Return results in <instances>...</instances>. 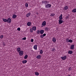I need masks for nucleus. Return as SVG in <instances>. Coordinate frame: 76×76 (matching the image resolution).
<instances>
[{"label":"nucleus","mask_w":76,"mask_h":76,"mask_svg":"<svg viewBox=\"0 0 76 76\" xmlns=\"http://www.w3.org/2000/svg\"><path fill=\"white\" fill-rule=\"evenodd\" d=\"M25 6L26 7H28V3H26L25 4Z\"/></svg>","instance_id":"29"},{"label":"nucleus","mask_w":76,"mask_h":76,"mask_svg":"<svg viewBox=\"0 0 76 76\" xmlns=\"http://www.w3.org/2000/svg\"><path fill=\"white\" fill-rule=\"evenodd\" d=\"M67 42H70L72 43V42H73V40L72 39L69 40L68 41H67Z\"/></svg>","instance_id":"11"},{"label":"nucleus","mask_w":76,"mask_h":76,"mask_svg":"<svg viewBox=\"0 0 76 76\" xmlns=\"http://www.w3.org/2000/svg\"><path fill=\"white\" fill-rule=\"evenodd\" d=\"M41 58V55L37 56V58L38 59H39V58Z\"/></svg>","instance_id":"16"},{"label":"nucleus","mask_w":76,"mask_h":76,"mask_svg":"<svg viewBox=\"0 0 76 76\" xmlns=\"http://www.w3.org/2000/svg\"><path fill=\"white\" fill-rule=\"evenodd\" d=\"M53 42H56V39L55 37H53Z\"/></svg>","instance_id":"24"},{"label":"nucleus","mask_w":76,"mask_h":76,"mask_svg":"<svg viewBox=\"0 0 76 76\" xmlns=\"http://www.w3.org/2000/svg\"><path fill=\"white\" fill-rule=\"evenodd\" d=\"M46 25V22H45V21H44L42 23V25H43V26H45Z\"/></svg>","instance_id":"8"},{"label":"nucleus","mask_w":76,"mask_h":76,"mask_svg":"<svg viewBox=\"0 0 76 76\" xmlns=\"http://www.w3.org/2000/svg\"><path fill=\"white\" fill-rule=\"evenodd\" d=\"M40 32V31H39V30H38L37 31V34H39Z\"/></svg>","instance_id":"32"},{"label":"nucleus","mask_w":76,"mask_h":76,"mask_svg":"<svg viewBox=\"0 0 76 76\" xmlns=\"http://www.w3.org/2000/svg\"><path fill=\"white\" fill-rule=\"evenodd\" d=\"M30 31L31 32H33V30H32L31 29V30H30Z\"/></svg>","instance_id":"42"},{"label":"nucleus","mask_w":76,"mask_h":76,"mask_svg":"<svg viewBox=\"0 0 76 76\" xmlns=\"http://www.w3.org/2000/svg\"><path fill=\"white\" fill-rule=\"evenodd\" d=\"M69 39L68 38L66 39V41H68L69 40Z\"/></svg>","instance_id":"40"},{"label":"nucleus","mask_w":76,"mask_h":76,"mask_svg":"<svg viewBox=\"0 0 76 76\" xmlns=\"http://www.w3.org/2000/svg\"><path fill=\"white\" fill-rule=\"evenodd\" d=\"M23 51L20 50L19 53L20 56H23Z\"/></svg>","instance_id":"6"},{"label":"nucleus","mask_w":76,"mask_h":76,"mask_svg":"<svg viewBox=\"0 0 76 76\" xmlns=\"http://www.w3.org/2000/svg\"><path fill=\"white\" fill-rule=\"evenodd\" d=\"M69 9V7L66 6L65 7H64V10H67Z\"/></svg>","instance_id":"15"},{"label":"nucleus","mask_w":76,"mask_h":76,"mask_svg":"<svg viewBox=\"0 0 76 76\" xmlns=\"http://www.w3.org/2000/svg\"><path fill=\"white\" fill-rule=\"evenodd\" d=\"M30 15H31V13L29 12L28 13H27V14L26 15V17H29V16H30Z\"/></svg>","instance_id":"14"},{"label":"nucleus","mask_w":76,"mask_h":76,"mask_svg":"<svg viewBox=\"0 0 76 76\" xmlns=\"http://www.w3.org/2000/svg\"><path fill=\"white\" fill-rule=\"evenodd\" d=\"M40 37H41V38H44V36H43V35H42Z\"/></svg>","instance_id":"36"},{"label":"nucleus","mask_w":76,"mask_h":76,"mask_svg":"<svg viewBox=\"0 0 76 76\" xmlns=\"http://www.w3.org/2000/svg\"><path fill=\"white\" fill-rule=\"evenodd\" d=\"M42 53H43V51L42 50H40V53L41 54H42Z\"/></svg>","instance_id":"33"},{"label":"nucleus","mask_w":76,"mask_h":76,"mask_svg":"<svg viewBox=\"0 0 76 76\" xmlns=\"http://www.w3.org/2000/svg\"><path fill=\"white\" fill-rule=\"evenodd\" d=\"M18 52H19L20 51V48L19 47L17 49Z\"/></svg>","instance_id":"22"},{"label":"nucleus","mask_w":76,"mask_h":76,"mask_svg":"<svg viewBox=\"0 0 76 76\" xmlns=\"http://www.w3.org/2000/svg\"><path fill=\"white\" fill-rule=\"evenodd\" d=\"M55 14H51L50 15L51 16H54Z\"/></svg>","instance_id":"30"},{"label":"nucleus","mask_w":76,"mask_h":76,"mask_svg":"<svg viewBox=\"0 0 76 76\" xmlns=\"http://www.w3.org/2000/svg\"><path fill=\"white\" fill-rule=\"evenodd\" d=\"M3 38V35H1L0 36V38Z\"/></svg>","instance_id":"35"},{"label":"nucleus","mask_w":76,"mask_h":76,"mask_svg":"<svg viewBox=\"0 0 76 76\" xmlns=\"http://www.w3.org/2000/svg\"><path fill=\"white\" fill-rule=\"evenodd\" d=\"M27 25L28 26H30V25H31V23L30 22H28L27 23Z\"/></svg>","instance_id":"20"},{"label":"nucleus","mask_w":76,"mask_h":76,"mask_svg":"<svg viewBox=\"0 0 76 76\" xmlns=\"http://www.w3.org/2000/svg\"><path fill=\"white\" fill-rule=\"evenodd\" d=\"M69 17H68V16H66V19H69Z\"/></svg>","instance_id":"41"},{"label":"nucleus","mask_w":76,"mask_h":76,"mask_svg":"<svg viewBox=\"0 0 76 76\" xmlns=\"http://www.w3.org/2000/svg\"><path fill=\"white\" fill-rule=\"evenodd\" d=\"M44 32V31L43 30H41L40 31V32L41 34H43Z\"/></svg>","instance_id":"9"},{"label":"nucleus","mask_w":76,"mask_h":76,"mask_svg":"<svg viewBox=\"0 0 76 76\" xmlns=\"http://www.w3.org/2000/svg\"><path fill=\"white\" fill-rule=\"evenodd\" d=\"M63 15L62 14L61 15V16H59V18L60 19V20H62V19H63Z\"/></svg>","instance_id":"10"},{"label":"nucleus","mask_w":76,"mask_h":76,"mask_svg":"<svg viewBox=\"0 0 76 76\" xmlns=\"http://www.w3.org/2000/svg\"><path fill=\"white\" fill-rule=\"evenodd\" d=\"M45 7L47 9L48 8H50L51 7V5L50 4H47L45 6Z\"/></svg>","instance_id":"1"},{"label":"nucleus","mask_w":76,"mask_h":76,"mask_svg":"<svg viewBox=\"0 0 76 76\" xmlns=\"http://www.w3.org/2000/svg\"><path fill=\"white\" fill-rule=\"evenodd\" d=\"M45 31H48V30H50V29L49 28H48L47 27H46V28H45Z\"/></svg>","instance_id":"26"},{"label":"nucleus","mask_w":76,"mask_h":76,"mask_svg":"<svg viewBox=\"0 0 76 76\" xmlns=\"http://www.w3.org/2000/svg\"><path fill=\"white\" fill-rule=\"evenodd\" d=\"M28 58V55H26L24 56V58H25V59H26V58Z\"/></svg>","instance_id":"28"},{"label":"nucleus","mask_w":76,"mask_h":76,"mask_svg":"<svg viewBox=\"0 0 76 76\" xmlns=\"http://www.w3.org/2000/svg\"><path fill=\"white\" fill-rule=\"evenodd\" d=\"M18 31H20V28H17Z\"/></svg>","instance_id":"34"},{"label":"nucleus","mask_w":76,"mask_h":76,"mask_svg":"<svg viewBox=\"0 0 76 76\" xmlns=\"http://www.w3.org/2000/svg\"><path fill=\"white\" fill-rule=\"evenodd\" d=\"M72 12H73L74 13H76V9L75 8L72 11Z\"/></svg>","instance_id":"18"},{"label":"nucleus","mask_w":76,"mask_h":76,"mask_svg":"<svg viewBox=\"0 0 76 76\" xmlns=\"http://www.w3.org/2000/svg\"><path fill=\"white\" fill-rule=\"evenodd\" d=\"M16 17H17V16H16V15H15V14L13 15V16H12L13 18L14 19L15 18H16Z\"/></svg>","instance_id":"21"},{"label":"nucleus","mask_w":76,"mask_h":76,"mask_svg":"<svg viewBox=\"0 0 76 76\" xmlns=\"http://www.w3.org/2000/svg\"><path fill=\"white\" fill-rule=\"evenodd\" d=\"M61 58L63 60H66V58H67V56H65L64 57H61Z\"/></svg>","instance_id":"3"},{"label":"nucleus","mask_w":76,"mask_h":76,"mask_svg":"<svg viewBox=\"0 0 76 76\" xmlns=\"http://www.w3.org/2000/svg\"><path fill=\"white\" fill-rule=\"evenodd\" d=\"M45 35H46V34H43V37H45Z\"/></svg>","instance_id":"39"},{"label":"nucleus","mask_w":76,"mask_h":76,"mask_svg":"<svg viewBox=\"0 0 76 76\" xmlns=\"http://www.w3.org/2000/svg\"><path fill=\"white\" fill-rule=\"evenodd\" d=\"M68 76H71L70 75H68Z\"/></svg>","instance_id":"44"},{"label":"nucleus","mask_w":76,"mask_h":76,"mask_svg":"<svg viewBox=\"0 0 76 76\" xmlns=\"http://www.w3.org/2000/svg\"><path fill=\"white\" fill-rule=\"evenodd\" d=\"M3 20L4 22H7V20L6 19L3 18Z\"/></svg>","instance_id":"17"},{"label":"nucleus","mask_w":76,"mask_h":76,"mask_svg":"<svg viewBox=\"0 0 76 76\" xmlns=\"http://www.w3.org/2000/svg\"><path fill=\"white\" fill-rule=\"evenodd\" d=\"M31 41L32 42H33L34 41V39H31Z\"/></svg>","instance_id":"38"},{"label":"nucleus","mask_w":76,"mask_h":76,"mask_svg":"<svg viewBox=\"0 0 76 76\" xmlns=\"http://www.w3.org/2000/svg\"><path fill=\"white\" fill-rule=\"evenodd\" d=\"M74 47H75V45H72L70 47L71 49L73 50V49H74Z\"/></svg>","instance_id":"7"},{"label":"nucleus","mask_w":76,"mask_h":76,"mask_svg":"<svg viewBox=\"0 0 76 76\" xmlns=\"http://www.w3.org/2000/svg\"><path fill=\"white\" fill-rule=\"evenodd\" d=\"M22 62L23 64H25V63H27V61L26 60H24Z\"/></svg>","instance_id":"23"},{"label":"nucleus","mask_w":76,"mask_h":76,"mask_svg":"<svg viewBox=\"0 0 76 76\" xmlns=\"http://www.w3.org/2000/svg\"><path fill=\"white\" fill-rule=\"evenodd\" d=\"M35 75H36V76H38V75H39V73L37 72H35Z\"/></svg>","instance_id":"27"},{"label":"nucleus","mask_w":76,"mask_h":76,"mask_svg":"<svg viewBox=\"0 0 76 76\" xmlns=\"http://www.w3.org/2000/svg\"><path fill=\"white\" fill-rule=\"evenodd\" d=\"M72 70V68L71 67L69 68V71H70V70Z\"/></svg>","instance_id":"31"},{"label":"nucleus","mask_w":76,"mask_h":76,"mask_svg":"<svg viewBox=\"0 0 76 76\" xmlns=\"http://www.w3.org/2000/svg\"><path fill=\"white\" fill-rule=\"evenodd\" d=\"M42 4H47V3H48V2L47 1H42Z\"/></svg>","instance_id":"2"},{"label":"nucleus","mask_w":76,"mask_h":76,"mask_svg":"<svg viewBox=\"0 0 76 76\" xmlns=\"http://www.w3.org/2000/svg\"><path fill=\"white\" fill-rule=\"evenodd\" d=\"M32 29L33 30V31H36L37 28L35 26L33 27L32 28Z\"/></svg>","instance_id":"19"},{"label":"nucleus","mask_w":76,"mask_h":76,"mask_svg":"<svg viewBox=\"0 0 76 76\" xmlns=\"http://www.w3.org/2000/svg\"><path fill=\"white\" fill-rule=\"evenodd\" d=\"M36 14L38 15V14H39V13H38V12H36Z\"/></svg>","instance_id":"43"},{"label":"nucleus","mask_w":76,"mask_h":76,"mask_svg":"<svg viewBox=\"0 0 76 76\" xmlns=\"http://www.w3.org/2000/svg\"><path fill=\"white\" fill-rule=\"evenodd\" d=\"M73 53V51L72 50H69L68 51V54H72Z\"/></svg>","instance_id":"13"},{"label":"nucleus","mask_w":76,"mask_h":76,"mask_svg":"<svg viewBox=\"0 0 76 76\" xmlns=\"http://www.w3.org/2000/svg\"><path fill=\"white\" fill-rule=\"evenodd\" d=\"M63 22H64V21L61 20H59V24H61L62 23H63Z\"/></svg>","instance_id":"5"},{"label":"nucleus","mask_w":76,"mask_h":76,"mask_svg":"<svg viewBox=\"0 0 76 76\" xmlns=\"http://www.w3.org/2000/svg\"><path fill=\"white\" fill-rule=\"evenodd\" d=\"M52 51H53V52H56V49H55V48H52Z\"/></svg>","instance_id":"25"},{"label":"nucleus","mask_w":76,"mask_h":76,"mask_svg":"<svg viewBox=\"0 0 76 76\" xmlns=\"http://www.w3.org/2000/svg\"><path fill=\"white\" fill-rule=\"evenodd\" d=\"M34 50H37V45H35L34 47Z\"/></svg>","instance_id":"12"},{"label":"nucleus","mask_w":76,"mask_h":76,"mask_svg":"<svg viewBox=\"0 0 76 76\" xmlns=\"http://www.w3.org/2000/svg\"><path fill=\"white\" fill-rule=\"evenodd\" d=\"M26 38L25 37L23 38L22 39H23V40H26Z\"/></svg>","instance_id":"37"},{"label":"nucleus","mask_w":76,"mask_h":76,"mask_svg":"<svg viewBox=\"0 0 76 76\" xmlns=\"http://www.w3.org/2000/svg\"><path fill=\"white\" fill-rule=\"evenodd\" d=\"M12 21V20L10 18H8L7 19V22L8 23H11Z\"/></svg>","instance_id":"4"}]
</instances>
